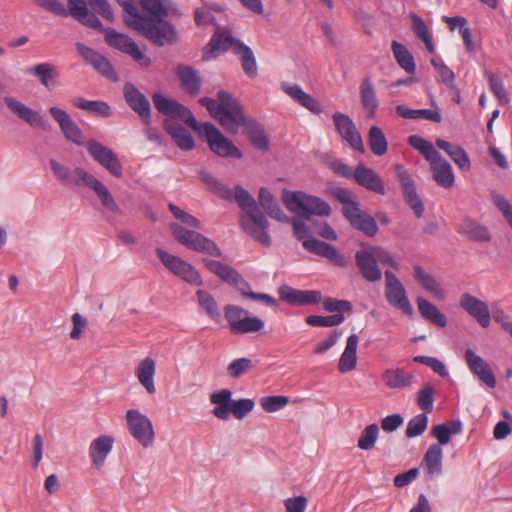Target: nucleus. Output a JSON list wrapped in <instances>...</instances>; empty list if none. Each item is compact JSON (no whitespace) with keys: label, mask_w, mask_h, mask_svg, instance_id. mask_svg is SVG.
I'll return each mask as SVG.
<instances>
[{"label":"nucleus","mask_w":512,"mask_h":512,"mask_svg":"<svg viewBox=\"0 0 512 512\" xmlns=\"http://www.w3.org/2000/svg\"><path fill=\"white\" fill-rule=\"evenodd\" d=\"M409 17L412 21V30L415 33V35L424 42L426 49L430 53L435 52V47L432 41V36L423 21L422 18H420L416 13L410 12Z\"/></svg>","instance_id":"6e6d98bb"},{"label":"nucleus","mask_w":512,"mask_h":512,"mask_svg":"<svg viewBox=\"0 0 512 512\" xmlns=\"http://www.w3.org/2000/svg\"><path fill=\"white\" fill-rule=\"evenodd\" d=\"M202 262L212 274L216 275L227 284L232 285L237 289H241L242 286H247V282L238 273V271L228 264L208 258H204Z\"/></svg>","instance_id":"b1692460"},{"label":"nucleus","mask_w":512,"mask_h":512,"mask_svg":"<svg viewBox=\"0 0 512 512\" xmlns=\"http://www.w3.org/2000/svg\"><path fill=\"white\" fill-rule=\"evenodd\" d=\"M258 201L260 206L271 218L282 223L290 221V218L281 210L274 196L266 188H260Z\"/></svg>","instance_id":"ea45409f"},{"label":"nucleus","mask_w":512,"mask_h":512,"mask_svg":"<svg viewBox=\"0 0 512 512\" xmlns=\"http://www.w3.org/2000/svg\"><path fill=\"white\" fill-rule=\"evenodd\" d=\"M356 265L362 277L369 282H377L382 278V272L378 267L376 257L371 246H363L355 254Z\"/></svg>","instance_id":"6ab92c4d"},{"label":"nucleus","mask_w":512,"mask_h":512,"mask_svg":"<svg viewBox=\"0 0 512 512\" xmlns=\"http://www.w3.org/2000/svg\"><path fill=\"white\" fill-rule=\"evenodd\" d=\"M282 202L290 212L306 220L312 215L328 217L331 214V207L326 201L301 191H283Z\"/></svg>","instance_id":"39448f33"},{"label":"nucleus","mask_w":512,"mask_h":512,"mask_svg":"<svg viewBox=\"0 0 512 512\" xmlns=\"http://www.w3.org/2000/svg\"><path fill=\"white\" fill-rule=\"evenodd\" d=\"M367 141L369 148L374 155L382 156L386 154L388 150V142L380 127H370Z\"/></svg>","instance_id":"603ef678"},{"label":"nucleus","mask_w":512,"mask_h":512,"mask_svg":"<svg viewBox=\"0 0 512 512\" xmlns=\"http://www.w3.org/2000/svg\"><path fill=\"white\" fill-rule=\"evenodd\" d=\"M381 380L388 389L401 390L412 386L415 375L403 368L391 367L383 371Z\"/></svg>","instance_id":"bb28decb"},{"label":"nucleus","mask_w":512,"mask_h":512,"mask_svg":"<svg viewBox=\"0 0 512 512\" xmlns=\"http://www.w3.org/2000/svg\"><path fill=\"white\" fill-rule=\"evenodd\" d=\"M333 122L340 136L347 141L353 149L360 153L365 152L361 135L349 116L336 112L333 115Z\"/></svg>","instance_id":"a211bd4d"},{"label":"nucleus","mask_w":512,"mask_h":512,"mask_svg":"<svg viewBox=\"0 0 512 512\" xmlns=\"http://www.w3.org/2000/svg\"><path fill=\"white\" fill-rule=\"evenodd\" d=\"M224 314L233 334L259 332L264 327V322L260 318L250 316L248 311L236 305H226Z\"/></svg>","instance_id":"0eeeda50"},{"label":"nucleus","mask_w":512,"mask_h":512,"mask_svg":"<svg viewBox=\"0 0 512 512\" xmlns=\"http://www.w3.org/2000/svg\"><path fill=\"white\" fill-rule=\"evenodd\" d=\"M289 402L287 396H265L260 399V405L266 412H275L285 407Z\"/></svg>","instance_id":"e2e57ef3"},{"label":"nucleus","mask_w":512,"mask_h":512,"mask_svg":"<svg viewBox=\"0 0 512 512\" xmlns=\"http://www.w3.org/2000/svg\"><path fill=\"white\" fill-rule=\"evenodd\" d=\"M379 435V427L373 423L364 428L358 439V447L362 450H371L374 448Z\"/></svg>","instance_id":"13d9d810"},{"label":"nucleus","mask_w":512,"mask_h":512,"mask_svg":"<svg viewBox=\"0 0 512 512\" xmlns=\"http://www.w3.org/2000/svg\"><path fill=\"white\" fill-rule=\"evenodd\" d=\"M105 31V42L108 46L129 55L142 67H149L152 64L150 57L144 54L137 43L128 35L118 33L116 30L107 28Z\"/></svg>","instance_id":"6e6552de"},{"label":"nucleus","mask_w":512,"mask_h":512,"mask_svg":"<svg viewBox=\"0 0 512 512\" xmlns=\"http://www.w3.org/2000/svg\"><path fill=\"white\" fill-rule=\"evenodd\" d=\"M354 180L359 186L376 194L384 195L386 193L382 178L364 164H358L355 167Z\"/></svg>","instance_id":"a878e982"},{"label":"nucleus","mask_w":512,"mask_h":512,"mask_svg":"<svg viewBox=\"0 0 512 512\" xmlns=\"http://www.w3.org/2000/svg\"><path fill=\"white\" fill-rule=\"evenodd\" d=\"M125 417L130 434L143 447L152 446L155 441V432L151 420L136 409L128 410Z\"/></svg>","instance_id":"9b49d317"},{"label":"nucleus","mask_w":512,"mask_h":512,"mask_svg":"<svg viewBox=\"0 0 512 512\" xmlns=\"http://www.w3.org/2000/svg\"><path fill=\"white\" fill-rule=\"evenodd\" d=\"M443 451L438 444H432L423 459L425 468L429 475L439 474L442 471Z\"/></svg>","instance_id":"3c124183"},{"label":"nucleus","mask_w":512,"mask_h":512,"mask_svg":"<svg viewBox=\"0 0 512 512\" xmlns=\"http://www.w3.org/2000/svg\"><path fill=\"white\" fill-rule=\"evenodd\" d=\"M428 417L426 413L418 414L409 420L406 427V437L414 438L420 436L427 428Z\"/></svg>","instance_id":"052dcab7"},{"label":"nucleus","mask_w":512,"mask_h":512,"mask_svg":"<svg viewBox=\"0 0 512 512\" xmlns=\"http://www.w3.org/2000/svg\"><path fill=\"white\" fill-rule=\"evenodd\" d=\"M89 155L111 175L121 178L123 175L122 165L117 155L112 149L104 146L100 142L91 139L85 144Z\"/></svg>","instance_id":"ddd939ff"},{"label":"nucleus","mask_w":512,"mask_h":512,"mask_svg":"<svg viewBox=\"0 0 512 512\" xmlns=\"http://www.w3.org/2000/svg\"><path fill=\"white\" fill-rule=\"evenodd\" d=\"M434 393V388L430 383H425L417 392L416 402L424 413H429L433 410Z\"/></svg>","instance_id":"4d7b16f0"},{"label":"nucleus","mask_w":512,"mask_h":512,"mask_svg":"<svg viewBox=\"0 0 512 512\" xmlns=\"http://www.w3.org/2000/svg\"><path fill=\"white\" fill-rule=\"evenodd\" d=\"M155 253L162 262V264L175 276L181 278L185 282L195 285L201 286L203 284L202 278L197 270L184 261L178 256L172 255L161 248H156Z\"/></svg>","instance_id":"1a4fd4ad"},{"label":"nucleus","mask_w":512,"mask_h":512,"mask_svg":"<svg viewBox=\"0 0 512 512\" xmlns=\"http://www.w3.org/2000/svg\"><path fill=\"white\" fill-rule=\"evenodd\" d=\"M286 512H305L308 506V499L303 496H294L284 500Z\"/></svg>","instance_id":"774afa93"},{"label":"nucleus","mask_w":512,"mask_h":512,"mask_svg":"<svg viewBox=\"0 0 512 512\" xmlns=\"http://www.w3.org/2000/svg\"><path fill=\"white\" fill-rule=\"evenodd\" d=\"M253 367L249 358H238L232 361L227 367V374L231 378H239Z\"/></svg>","instance_id":"680f3d73"},{"label":"nucleus","mask_w":512,"mask_h":512,"mask_svg":"<svg viewBox=\"0 0 512 512\" xmlns=\"http://www.w3.org/2000/svg\"><path fill=\"white\" fill-rule=\"evenodd\" d=\"M198 176L209 191L224 200H234L242 210L241 215H247L259 210L253 196L243 187L237 185L233 191L205 170H200Z\"/></svg>","instance_id":"20e7f679"},{"label":"nucleus","mask_w":512,"mask_h":512,"mask_svg":"<svg viewBox=\"0 0 512 512\" xmlns=\"http://www.w3.org/2000/svg\"><path fill=\"white\" fill-rule=\"evenodd\" d=\"M176 75L181 83V87L191 96L198 95L201 88V78L197 70L188 65H178Z\"/></svg>","instance_id":"72a5a7b5"},{"label":"nucleus","mask_w":512,"mask_h":512,"mask_svg":"<svg viewBox=\"0 0 512 512\" xmlns=\"http://www.w3.org/2000/svg\"><path fill=\"white\" fill-rule=\"evenodd\" d=\"M156 373V363L153 358H144L136 368L135 374L139 383L145 388L147 393L154 394L156 391L154 376Z\"/></svg>","instance_id":"c9c22d12"},{"label":"nucleus","mask_w":512,"mask_h":512,"mask_svg":"<svg viewBox=\"0 0 512 512\" xmlns=\"http://www.w3.org/2000/svg\"><path fill=\"white\" fill-rule=\"evenodd\" d=\"M170 212L173 214V216L180 220L182 223L186 224L189 227L200 229L201 223L200 221L195 218L193 215L185 212L184 210L180 209L178 206L174 204H169L168 206Z\"/></svg>","instance_id":"69168bd1"},{"label":"nucleus","mask_w":512,"mask_h":512,"mask_svg":"<svg viewBox=\"0 0 512 512\" xmlns=\"http://www.w3.org/2000/svg\"><path fill=\"white\" fill-rule=\"evenodd\" d=\"M240 227L253 240L265 247L272 244L271 237L268 233L269 222L260 210L240 215Z\"/></svg>","instance_id":"f8f14e48"},{"label":"nucleus","mask_w":512,"mask_h":512,"mask_svg":"<svg viewBox=\"0 0 512 512\" xmlns=\"http://www.w3.org/2000/svg\"><path fill=\"white\" fill-rule=\"evenodd\" d=\"M278 294L282 301L291 305H310L321 301L322 295L316 290H297L288 285H282L278 288Z\"/></svg>","instance_id":"393cba45"},{"label":"nucleus","mask_w":512,"mask_h":512,"mask_svg":"<svg viewBox=\"0 0 512 512\" xmlns=\"http://www.w3.org/2000/svg\"><path fill=\"white\" fill-rule=\"evenodd\" d=\"M237 42L240 41L234 39L230 32L225 30H217L205 47L203 58L205 60H210L211 58L216 57L219 52L227 51L230 48L235 51Z\"/></svg>","instance_id":"c85d7f7f"},{"label":"nucleus","mask_w":512,"mask_h":512,"mask_svg":"<svg viewBox=\"0 0 512 512\" xmlns=\"http://www.w3.org/2000/svg\"><path fill=\"white\" fill-rule=\"evenodd\" d=\"M235 54L240 56L242 68L244 72L250 77L254 78L257 75V64L252 50L242 42H237L235 47Z\"/></svg>","instance_id":"09e8293b"},{"label":"nucleus","mask_w":512,"mask_h":512,"mask_svg":"<svg viewBox=\"0 0 512 512\" xmlns=\"http://www.w3.org/2000/svg\"><path fill=\"white\" fill-rule=\"evenodd\" d=\"M431 64L440 75L442 82L452 88L454 86L453 83L455 79L454 72L439 58H433L431 60Z\"/></svg>","instance_id":"338daca9"},{"label":"nucleus","mask_w":512,"mask_h":512,"mask_svg":"<svg viewBox=\"0 0 512 512\" xmlns=\"http://www.w3.org/2000/svg\"><path fill=\"white\" fill-rule=\"evenodd\" d=\"M342 314H334L330 316L310 315L306 318V323L314 327H334L344 321Z\"/></svg>","instance_id":"bf43d9fd"},{"label":"nucleus","mask_w":512,"mask_h":512,"mask_svg":"<svg viewBox=\"0 0 512 512\" xmlns=\"http://www.w3.org/2000/svg\"><path fill=\"white\" fill-rule=\"evenodd\" d=\"M359 95L362 108L366 113V118L373 119L379 107L374 85L369 77L361 81Z\"/></svg>","instance_id":"7c9ffc66"},{"label":"nucleus","mask_w":512,"mask_h":512,"mask_svg":"<svg viewBox=\"0 0 512 512\" xmlns=\"http://www.w3.org/2000/svg\"><path fill=\"white\" fill-rule=\"evenodd\" d=\"M163 127L181 150L190 151L194 148V140L191 134L175 120L165 119Z\"/></svg>","instance_id":"473e14b6"},{"label":"nucleus","mask_w":512,"mask_h":512,"mask_svg":"<svg viewBox=\"0 0 512 512\" xmlns=\"http://www.w3.org/2000/svg\"><path fill=\"white\" fill-rule=\"evenodd\" d=\"M114 439L108 435H102L92 441L89 447V455L92 463L100 468L103 466L106 457L111 452Z\"/></svg>","instance_id":"f704fd0d"},{"label":"nucleus","mask_w":512,"mask_h":512,"mask_svg":"<svg viewBox=\"0 0 512 512\" xmlns=\"http://www.w3.org/2000/svg\"><path fill=\"white\" fill-rule=\"evenodd\" d=\"M49 113L59 125L60 131L67 141L73 142L78 146L86 144L81 129L65 110L58 107H50Z\"/></svg>","instance_id":"dca6fc26"},{"label":"nucleus","mask_w":512,"mask_h":512,"mask_svg":"<svg viewBox=\"0 0 512 512\" xmlns=\"http://www.w3.org/2000/svg\"><path fill=\"white\" fill-rule=\"evenodd\" d=\"M72 104L84 111H87L95 116L110 117L112 115L111 107L108 103L98 100H86L84 98H78L73 100Z\"/></svg>","instance_id":"49530a36"},{"label":"nucleus","mask_w":512,"mask_h":512,"mask_svg":"<svg viewBox=\"0 0 512 512\" xmlns=\"http://www.w3.org/2000/svg\"><path fill=\"white\" fill-rule=\"evenodd\" d=\"M76 50L79 55L101 75L109 80L116 82L118 80L117 73L115 72L110 61L94 50L82 43H76Z\"/></svg>","instance_id":"f3484780"},{"label":"nucleus","mask_w":512,"mask_h":512,"mask_svg":"<svg viewBox=\"0 0 512 512\" xmlns=\"http://www.w3.org/2000/svg\"><path fill=\"white\" fill-rule=\"evenodd\" d=\"M195 131L205 138L210 150L219 157L242 158V152L214 124L205 122Z\"/></svg>","instance_id":"423d86ee"},{"label":"nucleus","mask_w":512,"mask_h":512,"mask_svg":"<svg viewBox=\"0 0 512 512\" xmlns=\"http://www.w3.org/2000/svg\"><path fill=\"white\" fill-rule=\"evenodd\" d=\"M281 87L287 95L310 112L317 115L322 112L318 100L303 91L299 85L283 83Z\"/></svg>","instance_id":"2f4dec72"},{"label":"nucleus","mask_w":512,"mask_h":512,"mask_svg":"<svg viewBox=\"0 0 512 512\" xmlns=\"http://www.w3.org/2000/svg\"><path fill=\"white\" fill-rule=\"evenodd\" d=\"M124 98L128 106L138 114L145 125H150L151 107L147 97L134 85L126 84L124 87Z\"/></svg>","instance_id":"412c9836"},{"label":"nucleus","mask_w":512,"mask_h":512,"mask_svg":"<svg viewBox=\"0 0 512 512\" xmlns=\"http://www.w3.org/2000/svg\"><path fill=\"white\" fill-rule=\"evenodd\" d=\"M414 277L422 288L431 293L434 297L440 300L445 298V291L442 289L440 283L432 274L425 272L421 266L416 265L414 267Z\"/></svg>","instance_id":"79ce46f5"},{"label":"nucleus","mask_w":512,"mask_h":512,"mask_svg":"<svg viewBox=\"0 0 512 512\" xmlns=\"http://www.w3.org/2000/svg\"><path fill=\"white\" fill-rule=\"evenodd\" d=\"M196 296L199 306L207 316L212 320L219 322L221 319V313L215 298L209 292L204 290H198L196 292Z\"/></svg>","instance_id":"864d4df0"},{"label":"nucleus","mask_w":512,"mask_h":512,"mask_svg":"<svg viewBox=\"0 0 512 512\" xmlns=\"http://www.w3.org/2000/svg\"><path fill=\"white\" fill-rule=\"evenodd\" d=\"M139 3L149 15L141 13L134 3L124 1V23L158 47L176 43L177 31L173 24L164 19L168 11L161 0H139Z\"/></svg>","instance_id":"f257e3e1"},{"label":"nucleus","mask_w":512,"mask_h":512,"mask_svg":"<svg viewBox=\"0 0 512 512\" xmlns=\"http://www.w3.org/2000/svg\"><path fill=\"white\" fill-rule=\"evenodd\" d=\"M464 357L470 371L486 386L495 388L496 378L490 365L472 349H467Z\"/></svg>","instance_id":"5701e85b"},{"label":"nucleus","mask_w":512,"mask_h":512,"mask_svg":"<svg viewBox=\"0 0 512 512\" xmlns=\"http://www.w3.org/2000/svg\"><path fill=\"white\" fill-rule=\"evenodd\" d=\"M385 298L387 302L396 309L401 310L404 314L411 316L413 308L409 302L404 285L390 270L385 273Z\"/></svg>","instance_id":"4468645a"},{"label":"nucleus","mask_w":512,"mask_h":512,"mask_svg":"<svg viewBox=\"0 0 512 512\" xmlns=\"http://www.w3.org/2000/svg\"><path fill=\"white\" fill-rule=\"evenodd\" d=\"M430 167L437 185L443 188H451L454 185L455 177L452 167L444 158L436 161Z\"/></svg>","instance_id":"37998d69"},{"label":"nucleus","mask_w":512,"mask_h":512,"mask_svg":"<svg viewBox=\"0 0 512 512\" xmlns=\"http://www.w3.org/2000/svg\"><path fill=\"white\" fill-rule=\"evenodd\" d=\"M199 103L229 133L237 134L240 127L248 136L252 145L262 151L269 149V140L263 128L254 120H248L240 102L229 92L219 91L217 99L203 97Z\"/></svg>","instance_id":"f03ea898"},{"label":"nucleus","mask_w":512,"mask_h":512,"mask_svg":"<svg viewBox=\"0 0 512 512\" xmlns=\"http://www.w3.org/2000/svg\"><path fill=\"white\" fill-rule=\"evenodd\" d=\"M460 307L473 317L482 328H487L491 322L488 305L477 297L463 293L459 301Z\"/></svg>","instance_id":"aec40b11"},{"label":"nucleus","mask_w":512,"mask_h":512,"mask_svg":"<svg viewBox=\"0 0 512 512\" xmlns=\"http://www.w3.org/2000/svg\"><path fill=\"white\" fill-rule=\"evenodd\" d=\"M344 217L354 229L368 237H374L378 232L375 218L362 211L360 205L351 211L347 210V215Z\"/></svg>","instance_id":"cd10ccee"},{"label":"nucleus","mask_w":512,"mask_h":512,"mask_svg":"<svg viewBox=\"0 0 512 512\" xmlns=\"http://www.w3.org/2000/svg\"><path fill=\"white\" fill-rule=\"evenodd\" d=\"M3 101L10 112L29 124L31 127L40 128L43 130L46 129L45 120L39 112L31 109L21 101L11 96L4 97Z\"/></svg>","instance_id":"4be33fe9"},{"label":"nucleus","mask_w":512,"mask_h":512,"mask_svg":"<svg viewBox=\"0 0 512 512\" xmlns=\"http://www.w3.org/2000/svg\"><path fill=\"white\" fill-rule=\"evenodd\" d=\"M49 165L55 177L65 185L87 187L96 194L101 205L112 213H119L120 209L108 188L91 173L81 167L73 170L55 159H50Z\"/></svg>","instance_id":"7ed1b4c3"},{"label":"nucleus","mask_w":512,"mask_h":512,"mask_svg":"<svg viewBox=\"0 0 512 512\" xmlns=\"http://www.w3.org/2000/svg\"><path fill=\"white\" fill-rule=\"evenodd\" d=\"M186 247L196 252L207 253L215 257L222 255L220 248L214 241L197 232H194Z\"/></svg>","instance_id":"a18cd8bd"},{"label":"nucleus","mask_w":512,"mask_h":512,"mask_svg":"<svg viewBox=\"0 0 512 512\" xmlns=\"http://www.w3.org/2000/svg\"><path fill=\"white\" fill-rule=\"evenodd\" d=\"M232 392L222 389L210 395V402L215 405L212 413L220 420H227L231 413Z\"/></svg>","instance_id":"4c0bfd02"},{"label":"nucleus","mask_w":512,"mask_h":512,"mask_svg":"<svg viewBox=\"0 0 512 512\" xmlns=\"http://www.w3.org/2000/svg\"><path fill=\"white\" fill-rule=\"evenodd\" d=\"M391 48L399 66L402 69H404L408 74H414L416 70V65L414 57L409 52V50L403 44L397 41L392 42Z\"/></svg>","instance_id":"8fccbe9b"},{"label":"nucleus","mask_w":512,"mask_h":512,"mask_svg":"<svg viewBox=\"0 0 512 512\" xmlns=\"http://www.w3.org/2000/svg\"><path fill=\"white\" fill-rule=\"evenodd\" d=\"M152 100L157 111L168 116L167 119H179L186 123L191 129L198 130L200 123L197 122L192 112L176 100L167 98L160 93H154Z\"/></svg>","instance_id":"9d476101"},{"label":"nucleus","mask_w":512,"mask_h":512,"mask_svg":"<svg viewBox=\"0 0 512 512\" xmlns=\"http://www.w3.org/2000/svg\"><path fill=\"white\" fill-rule=\"evenodd\" d=\"M255 404L252 399L243 398L239 400H232L231 413L237 419H243L248 413H250Z\"/></svg>","instance_id":"0e129e2a"},{"label":"nucleus","mask_w":512,"mask_h":512,"mask_svg":"<svg viewBox=\"0 0 512 512\" xmlns=\"http://www.w3.org/2000/svg\"><path fill=\"white\" fill-rule=\"evenodd\" d=\"M358 342L359 338L356 334L347 338L346 347L338 363V369L341 373L350 372L356 368Z\"/></svg>","instance_id":"58836bf2"},{"label":"nucleus","mask_w":512,"mask_h":512,"mask_svg":"<svg viewBox=\"0 0 512 512\" xmlns=\"http://www.w3.org/2000/svg\"><path fill=\"white\" fill-rule=\"evenodd\" d=\"M397 114L405 119H419L424 118L436 123H440L442 121L441 114L438 110H430V109H410L405 105H398L396 107Z\"/></svg>","instance_id":"de8ad7c7"},{"label":"nucleus","mask_w":512,"mask_h":512,"mask_svg":"<svg viewBox=\"0 0 512 512\" xmlns=\"http://www.w3.org/2000/svg\"><path fill=\"white\" fill-rule=\"evenodd\" d=\"M28 72L47 89H50L60 76L57 67L48 62L36 64L29 68Z\"/></svg>","instance_id":"a19ab883"},{"label":"nucleus","mask_w":512,"mask_h":512,"mask_svg":"<svg viewBox=\"0 0 512 512\" xmlns=\"http://www.w3.org/2000/svg\"><path fill=\"white\" fill-rule=\"evenodd\" d=\"M394 168L406 204L414 211L417 218H421L424 213V205L417 194L414 180L402 164H396Z\"/></svg>","instance_id":"2eb2a0df"},{"label":"nucleus","mask_w":512,"mask_h":512,"mask_svg":"<svg viewBox=\"0 0 512 512\" xmlns=\"http://www.w3.org/2000/svg\"><path fill=\"white\" fill-rule=\"evenodd\" d=\"M435 143L439 149L447 153V155L461 170H470V158L462 147L442 139H437Z\"/></svg>","instance_id":"e433bc0d"},{"label":"nucleus","mask_w":512,"mask_h":512,"mask_svg":"<svg viewBox=\"0 0 512 512\" xmlns=\"http://www.w3.org/2000/svg\"><path fill=\"white\" fill-rule=\"evenodd\" d=\"M329 194L342 204V214L347 215V210L351 211L359 206L355 194L347 188L333 187L329 190Z\"/></svg>","instance_id":"5fc2aeb1"},{"label":"nucleus","mask_w":512,"mask_h":512,"mask_svg":"<svg viewBox=\"0 0 512 512\" xmlns=\"http://www.w3.org/2000/svg\"><path fill=\"white\" fill-rule=\"evenodd\" d=\"M459 232L473 242L487 243L492 239L489 228L472 218H465L462 221Z\"/></svg>","instance_id":"c756f323"},{"label":"nucleus","mask_w":512,"mask_h":512,"mask_svg":"<svg viewBox=\"0 0 512 512\" xmlns=\"http://www.w3.org/2000/svg\"><path fill=\"white\" fill-rule=\"evenodd\" d=\"M418 310L420 314L434 325L444 328L447 325L446 316L439 311V309L428 300L418 297L417 300Z\"/></svg>","instance_id":"c03bdc74"}]
</instances>
